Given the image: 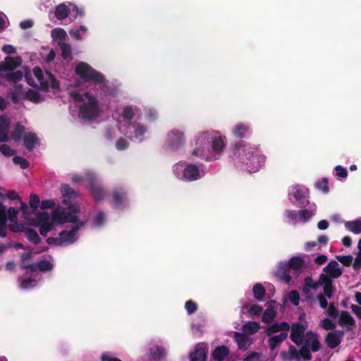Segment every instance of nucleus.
Masks as SVG:
<instances>
[{
    "mask_svg": "<svg viewBox=\"0 0 361 361\" xmlns=\"http://www.w3.org/2000/svg\"><path fill=\"white\" fill-rule=\"evenodd\" d=\"M230 154L250 171H257L264 164L266 160V157L261 154L258 147L245 143L242 140L233 146Z\"/></svg>",
    "mask_w": 361,
    "mask_h": 361,
    "instance_id": "f257e3e1",
    "label": "nucleus"
},
{
    "mask_svg": "<svg viewBox=\"0 0 361 361\" xmlns=\"http://www.w3.org/2000/svg\"><path fill=\"white\" fill-rule=\"evenodd\" d=\"M65 205L68 206V212L54 210L51 214V221L55 223L65 224L67 222L79 224L78 218L75 215L80 212V207L77 204H71L68 200L65 199L63 201Z\"/></svg>",
    "mask_w": 361,
    "mask_h": 361,
    "instance_id": "f03ea898",
    "label": "nucleus"
},
{
    "mask_svg": "<svg viewBox=\"0 0 361 361\" xmlns=\"http://www.w3.org/2000/svg\"><path fill=\"white\" fill-rule=\"evenodd\" d=\"M75 73L85 81H92L101 87L106 85L104 75L85 62H80L76 66Z\"/></svg>",
    "mask_w": 361,
    "mask_h": 361,
    "instance_id": "7ed1b4c3",
    "label": "nucleus"
},
{
    "mask_svg": "<svg viewBox=\"0 0 361 361\" xmlns=\"http://www.w3.org/2000/svg\"><path fill=\"white\" fill-rule=\"evenodd\" d=\"M87 102L80 106L79 116L86 121H90L97 118L99 114V102L97 99L88 92L85 94Z\"/></svg>",
    "mask_w": 361,
    "mask_h": 361,
    "instance_id": "20e7f679",
    "label": "nucleus"
},
{
    "mask_svg": "<svg viewBox=\"0 0 361 361\" xmlns=\"http://www.w3.org/2000/svg\"><path fill=\"white\" fill-rule=\"evenodd\" d=\"M87 188L90 192L97 202L102 201L106 195L102 181L94 173H90L87 176Z\"/></svg>",
    "mask_w": 361,
    "mask_h": 361,
    "instance_id": "39448f33",
    "label": "nucleus"
},
{
    "mask_svg": "<svg viewBox=\"0 0 361 361\" xmlns=\"http://www.w3.org/2000/svg\"><path fill=\"white\" fill-rule=\"evenodd\" d=\"M329 277L324 274H319V279L317 281H314L312 278L308 276L304 279L302 291L305 293H308L310 288L315 290L318 289L319 287L322 286L324 295L328 298H331V294L329 295V292L328 290V284L329 283Z\"/></svg>",
    "mask_w": 361,
    "mask_h": 361,
    "instance_id": "423d86ee",
    "label": "nucleus"
},
{
    "mask_svg": "<svg viewBox=\"0 0 361 361\" xmlns=\"http://www.w3.org/2000/svg\"><path fill=\"white\" fill-rule=\"evenodd\" d=\"M324 273L321 274H324L329 277L328 284L329 295H333V293L335 290V287L334 286V283L332 279H338L343 274V269L339 267V264L336 260H331L326 266L323 268Z\"/></svg>",
    "mask_w": 361,
    "mask_h": 361,
    "instance_id": "0eeeda50",
    "label": "nucleus"
},
{
    "mask_svg": "<svg viewBox=\"0 0 361 361\" xmlns=\"http://www.w3.org/2000/svg\"><path fill=\"white\" fill-rule=\"evenodd\" d=\"M110 204L116 209H123L128 204V191L125 187L116 186L113 188Z\"/></svg>",
    "mask_w": 361,
    "mask_h": 361,
    "instance_id": "6e6552de",
    "label": "nucleus"
},
{
    "mask_svg": "<svg viewBox=\"0 0 361 361\" xmlns=\"http://www.w3.org/2000/svg\"><path fill=\"white\" fill-rule=\"evenodd\" d=\"M184 133L178 129H173L168 133L166 143L169 148L177 150L185 145Z\"/></svg>",
    "mask_w": 361,
    "mask_h": 361,
    "instance_id": "1a4fd4ad",
    "label": "nucleus"
},
{
    "mask_svg": "<svg viewBox=\"0 0 361 361\" xmlns=\"http://www.w3.org/2000/svg\"><path fill=\"white\" fill-rule=\"evenodd\" d=\"M307 325L300 322L293 323L291 326V332L290 335V340L297 345H301L305 337V331Z\"/></svg>",
    "mask_w": 361,
    "mask_h": 361,
    "instance_id": "9d476101",
    "label": "nucleus"
},
{
    "mask_svg": "<svg viewBox=\"0 0 361 361\" xmlns=\"http://www.w3.org/2000/svg\"><path fill=\"white\" fill-rule=\"evenodd\" d=\"M20 267L22 269L31 271H39L41 272H47L53 269L54 264L49 260L42 259L37 263L23 264Z\"/></svg>",
    "mask_w": 361,
    "mask_h": 361,
    "instance_id": "9b49d317",
    "label": "nucleus"
},
{
    "mask_svg": "<svg viewBox=\"0 0 361 361\" xmlns=\"http://www.w3.org/2000/svg\"><path fill=\"white\" fill-rule=\"evenodd\" d=\"M84 226V222H80L78 224L74 225L70 231L63 230L61 231L59 235L62 240L63 245H71L74 243L77 238H75L76 233L78 230Z\"/></svg>",
    "mask_w": 361,
    "mask_h": 361,
    "instance_id": "f8f14e48",
    "label": "nucleus"
},
{
    "mask_svg": "<svg viewBox=\"0 0 361 361\" xmlns=\"http://www.w3.org/2000/svg\"><path fill=\"white\" fill-rule=\"evenodd\" d=\"M344 331L343 330H334L328 333L325 337V343L326 345L334 349L338 347L343 341Z\"/></svg>",
    "mask_w": 361,
    "mask_h": 361,
    "instance_id": "ddd939ff",
    "label": "nucleus"
},
{
    "mask_svg": "<svg viewBox=\"0 0 361 361\" xmlns=\"http://www.w3.org/2000/svg\"><path fill=\"white\" fill-rule=\"evenodd\" d=\"M304 341V345H307L308 348H310L311 350L314 353L319 351L321 348L318 335L312 331L306 332Z\"/></svg>",
    "mask_w": 361,
    "mask_h": 361,
    "instance_id": "4468645a",
    "label": "nucleus"
},
{
    "mask_svg": "<svg viewBox=\"0 0 361 361\" xmlns=\"http://www.w3.org/2000/svg\"><path fill=\"white\" fill-rule=\"evenodd\" d=\"M183 178L188 181H194L200 178V169L197 166L190 164L186 166L183 173Z\"/></svg>",
    "mask_w": 361,
    "mask_h": 361,
    "instance_id": "2eb2a0df",
    "label": "nucleus"
},
{
    "mask_svg": "<svg viewBox=\"0 0 361 361\" xmlns=\"http://www.w3.org/2000/svg\"><path fill=\"white\" fill-rule=\"evenodd\" d=\"M22 59L20 57L6 56L4 61L0 63V71H13L20 65Z\"/></svg>",
    "mask_w": 361,
    "mask_h": 361,
    "instance_id": "dca6fc26",
    "label": "nucleus"
},
{
    "mask_svg": "<svg viewBox=\"0 0 361 361\" xmlns=\"http://www.w3.org/2000/svg\"><path fill=\"white\" fill-rule=\"evenodd\" d=\"M233 338L239 350H246L250 345V338L245 333L234 332Z\"/></svg>",
    "mask_w": 361,
    "mask_h": 361,
    "instance_id": "f3484780",
    "label": "nucleus"
},
{
    "mask_svg": "<svg viewBox=\"0 0 361 361\" xmlns=\"http://www.w3.org/2000/svg\"><path fill=\"white\" fill-rule=\"evenodd\" d=\"M341 326H346V330L350 331L356 326L355 321L347 311H342L338 319Z\"/></svg>",
    "mask_w": 361,
    "mask_h": 361,
    "instance_id": "a211bd4d",
    "label": "nucleus"
},
{
    "mask_svg": "<svg viewBox=\"0 0 361 361\" xmlns=\"http://www.w3.org/2000/svg\"><path fill=\"white\" fill-rule=\"evenodd\" d=\"M290 329V325L286 322H282L280 323H274L269 326L265 330V333L267 336H271V334L278 333L279 331L286 332Z\"/></svg>",
    "mask_w": 361,
    "mask_h": 361,
    "instance_id": "6ab92c4d",
    "label": "nucleus"
},
{
    "mask_svg": "<svg viewBox=\"0 0 361 361\" xmlns=\"http://www.w3.org/2000/svg\"><path fill=\"white\" fill-rule=\"evenodd\" d=\"M207 355V351L206 348L197 345L195 350L190 354V361H206Z\"/></svg>",
    "mask_w": 361,
    "mask_h": 361,
    "instance_id": "aec40b11",
    "label": "nucleus"
},
{
    "mask_svg": "<svg viewBox=\"0 0 361 361\" xmlns=\"http://www.w3.org/2000/svg\"><path fill=\"white\" fill-rule=\"evenodd\" d=\"M23 139L25 147L29 151H32L35 145L39 143V139L36 134L31 132L25 133Z\"/></svg>",
    "mask_w": 361,
    "mask_h": 361,
    "instance_id": "412c9836",
    "label": "nucleus"
},
{
    "mask_svg": "<svg viewBox=\"0 0 361 361\" xmlns=\"http://www.w3.org/2000/svg\"><path fill=\"white\" fill-rule=\"evenodd\" d=\"M229 349L226 345L216 347L212 353V357L215 361H224L229 355Z\"/></svg>",
    "mask_w": 361,
    "mask_h": 361,
    "instance_id": "4be33fe9",
    "label": "nucleus"
},
{
    "mask_svg": "<svg viewBox=\"0 0 361 361\" xmlns=\"http://www.w3.org/2000/svg\"><path fill=\"white\" fill-rule=\"evenodd\" d=\"M33 74L38 80L41 89L43 91H49V82L46 80V75H44L41 68L37 66L33 68Z\"/></svg>",
    "mask_w": 361,
    "mask_h": 361,
    "instance_id": "5701e85b",
    "label": "nucleus"
},
{
    "mask_svg": "<svg viewBox=\"0 0 361 361\" xmlns=\"http://www.w3.org/2000/svg\"><path fill=\"white\" fill-rule=\"evenodd\" d=\"M288 337V333L281 332L279 334L273 336L268 339V345L271 350H275L280 343L283 342Z\"/></svg>",
    "mask_w": 361,
    "mask_h": 361,
    "instance_id": "b1692460",
    "label": "nucleus"
},
{
    "mask_svg": "<svg viewBox=\"0 0 361 361\" xmlns=\"http://www.w3.org/2000/svg\"><path fill=\"white\" fill-rule=\"evenodd\" d=\"M165 355V349L159 345H154L149 349V358L152 361H157L162 359Z\"/></svg>",
    "mask_w": 361,
    "mask_h": 361,
    "instance_id": "393cba45",
    "label": "nucleus"
},
{
    "mask_svg": "<svg viewBox=\"0 0 361 361\" xmlns=\"http://www.w3.org/2000/svg\"><path fill=\"white\" fill-rule=\"evenodd\" d=\"M55 17L60 20L66 19L71 13V10L65 4H59L55 9Z\"/></svg>",
    "mask_w": 361,
    "mask_h": 361,
    "instance_id": "a878e982",
    "label": "nucleus"
},
{
    "mask_svg": "<svg viewBox=\"0 0 361 361\" xmlns=\"http://www.w3.org/2000/svg\"><path fill=\"white\" fill-rule=\"evenodd\" d=\"M61 192L63 197L71 199H75L79 197V192L66 183L61 185Z\"/></svg>",
    "mask_w": 361,
    "mask_h": 361,
    "instance_id": "bb28decb",
    "label": "nucleus"
},
{
    "mask_svg": "<svg viewBox=\"0 0 361 361\" xmlns=\"http://www.w3.org/2000/svg\"><path fill=\"white\" fill-rule=\"evenodd\" d=\"M22 289L32 288L37 286V280L33 277L20 276L18 279Z\"/></svg>",
    "mask_w": 361,
    "mask_h": 361,
    "instance_id": "cd10ccee",
    "label": "nucleus"
},
{
    "mask_svg": "<svg viewBox=\"0 0 361 361\" xmlns=\"http://www.w3.org/2000/svg\"><path fill=\"white\" fill-rule=\"evenodd\" d=\"M255 299L257 301H263L266 294V289L262 283H256L252 288Z\"/></svg>",
    "mask_w": 361,
    "mask_h": 361,
    "instance_id": "c85d7f7f",
    "label": "nucleus"
},
{
    "mask_svg": "<svg viewBox=\"0 0 361 361\" xmlns=\"http://www.w3.org/2000/svg\"><path fill=\"white\" fill-rule=\"evenodd\" d=\"M225 147V142L221 136H214L212 138V148L216 153H221Z\"/></svg>",
    "mask_w": 361,
    "mask_h": 361,
    "instance_id": "c756f323",
    "label": "nucleus"
},
{
    "mask_svg": "<svg viewBox=\"0 0 361 361\" xmlns=\"http://www.w3.org/2000/svg\"><path fill=\"white\" fill-rule=\"evenodd\" d=\"M260 325L257 322H247L243 326V331L245 334L253 335L258 332Z\"/></svg>",
    "mask_w": 361,
    "mask_h": 361,
    "instance_id": "7c9ffc66",
    "label": "nucleus"
},
{
    "mask_svg": "<svg viewBox=\"0 0 361 361\" xmlns=\"http://www.w3.org/2000/svg\"><path fill=\"white\" fill-rule=\"evenodd\" d=\"M128 127L133 129L135 137L142 136L147 130L146 127L143 124L137 122L130 123Z\"/></svg>",
    "mask_w": 361,
    "mask_h": 361,
    "instance_id": "2f4dec72",
    "label": "nucleus"
},
{
    "mask_svg": "<svg viewBox=\"0 0 361 361\" xmlns=\"http://www.w3.org/2000/svg\"><path fill=\"white\" fill-rule=\"evenodd\" d=\"M276 316V312L273 307H269L265 310L262 317V322L268 324L272 322Z\"/></svg>",
    "mask_w": 361,
    "mask_h": 361,
    "instance_id": "473e14b6",
    "label": "nucleus"
},
{
    "mask_svg": "<svg viewBox=\"0 0 361 361\" xmlns=\"http://www.w3.org/2000/svg\"><path fill=\"white\" fill-rule=\"evenodd\" d=\"M345 227L353 233L359 234L361 233V220L347 221L345 224Z\"/></svg>",
    "mask_w": 361,
    "mask_h": 361,
    "instance_id": "72a5a7b5",
    "label": "nucleus"
},
{
    "mask_svg": "<svg viewBox=\"0 0 361 361\" xmlns=\"http://www.w3.org/2000/svg\"><path fill=\"white\" fill-rule=\"evenodd\" d=\"M25 233L27 239L35 245H37L41 242V238L37 232L33 228H27L25 231Z\"/></svg>",
    "mask_w": 361,
    "mask_h": 361,
    "instance_id": "f704fd0d",
    "label": "nucleus"
},
{
    "mask_svg": "<svg viewBox=\"0 0 361 361\" xmlns=\"http://www.w3.org/2000/svg\"><path fill=\"white\" fill-rule=\"evenodd\" d=\"M305 261L300 257H293L288 262L289 268L294 270L300 269L304 265Z\"/></svg>",
    "mask_w": 361,
    "mask_h": 361,
    "instance_id": "c9c22d12",
    "label": "nucleus"
},
{
    "mask_svg": "<svg viewBox=\"0 0 361 361\" xmlns=\"http://www.w3.org/2000/svg\"><path fill=\"white\" fill-rule=\"evenodd\" d=\"M24 131H25V127L20 123H18L16 125L13 133H11L12 139L15 142L19 141L22 138Z\"/></svg>",
    "mask_w": 361,
    "mask_h": 361,
    "instance_id": "e433bc0d",
    "label": "nucleus"
},
{
    "mask_svg": "<svg viewBox=\"0 0 361 361\" xmlns=\"http://www.w3.org/2000/svg\"><path fill=\"white\" fill-rule=\"evenodd\" d=\"M61 51V56L63 59L67 60L71 56V45L66 42H59L58 44Z\"/></svg>",
    "mask_w": 361,
    "mask_h": 361,
    "instance_id": "4c0bfd02",
    "label": "nucleus"
},
{
    "mask_svg": "<svg viewBox=\"0 0 361 361\" xmlns=\"http://www.w3.org/2000/svg\"><path fill=\"white\" fill-rule=\"evenodd\" d=\"M25 99L35 103H38L41 101L42 97L38 91L29 89L25 93Z\"/></svg>",
    "mask_w": 361,
    "mask_h": 361,
    "instance_id": "58836bf2",
    "label": "nucleus"
},
{
    "mask_svg": "<svg viewBox=\"0 0 361 361\" xmlns=\"http://www.w3.org/2000/svg\"><path fill=\"white\" fill-rule=\"evenodd\" d=\"M23 77V73L20 71H16L11 73H8L6 75V79L8 82H13L17 83L22 80Z\"/></svg>",
    "mask_w": 361,
    "mask_h": 361,
    "instance_id": "ea45409f",
    "label": "nucleus"
},
{
    "mask_svg": "<svg viewBox=\"0 0 361 361\" xmlns=\"http://www.w3.org/2000/svg\"><path fill=\"white\" fill-rule=\"evenodd\" d=\"M46 80L49 82V87H51L53 90L59 89V82L50 71H46Z\"/></svg>",
    "mask_w": 361,
    "mask_h": 361,
    "instance_id": "a19ab883",
    "label": "nucleus"
},
{
    "mask_svg": "<svg viewBox=\"0 0 361 361\" xmlns=\"http://www.w3.org/2000/svg\"><path fill=\"white\" fill-rule=\"evenodd\" d=\"M248 130V126L240 123L235 126L233 133L237 137L243 138Z\"/></svg>",
    "mask_w": 361,
    "mask_h": 361,
    "instance_id": "79ce46f5",
    "label": "nucleus"
},
{
    "mask_svg": "<svg viewBox=\"0 0 361 361\" xmlns=\"http://www.w3.org/2000/svg\"><path fill=\"white\" fill-rule=\"evenodd\" d=\"M315 187L321 190L324 193L327 194L329 192V180L327 178H323L322 180L315 183Z\"/></svg>",
    "mask_w": 361,
    "mask_h": 361,
    "instance_id": "37998d69",
    "label": "nucleus"
},
{
    "mask_svg": "<svg viewBox=\"0 0 361 361\" xmlns=\"http://www.w3.org/2000/svg\"><path fill=\"white\" fill-rule=\"evenodd\" d=\"M135 116V112L131 106H126L123 109L122 116L125 121H130Z\"/></svg>",
    "mask_w": 361,
    "mask_h": 361,
    "instance_id": "c03bdc74",
    "label": "nucleus"
},
{
    "mask_svg": "<svg viewBox=\"0 0 361 361\" xmlns=\"http://www.w3.org/2000/svg\"><path fill=\"white\" fill-rule=\"evenodd\" d=\"M67 35L62 28H56L51 31V37L54 39L65 40Z\"/></svg>",
    "mask_w": 361,
    "mask_h": 361,
    "instance_id": "a18cd8bd",
    "label": "nucleus"
},
{
    "mask_svg": "<svg viewBox=\"0 0 361 361\" xmlns=\"http://www.w3.org/2000/svg\"><path fill=\"white\" fill-rule=\"evenodd\" d=\"M263 312V307L259 305H252L249 310L248 314L250 317L259 316Z\"/></svg>",
    "mask_w": 361,
    "mask_h": 361,
    "instance_id": "49530a36",
    "label": "nucleus"
},
{
    "mask_svg": "<svg viewBox=\"0 0 361 361\" xmlns=\"http://www.w3.org/2000/svg\"><path fill=\"white\" fill-rule=\"evenodd\" d=\"M13 161L15 164H19L22 169H27L30 166L29 161L20 156H15L13 158Z\"/></svg>",
    "mask_w": 361,
    "mask_h": 361,
    "instance_id": "de8ad7c7",
    "label": "nucleus"
},
{
    "mask_svg": "<svg viewBox=\"0 0 361 361\" xmlns=\"http://www.w3.org/2000/svg\"><path fill=\"white\" fill-rule=\"evenodd\" d=\"M336 259L345 267L353 265V257L351 255H336Z\"/></svg>",
    "mask_w": 361,
    "mask_h": 361,
    "instance_id": "09e8293b",
    "label": "nucleus"
},
{
    "mask_svg": "<svg viewBox=\"0 0 361 361\" xmlns=\"http://www.w3.org/2000/svg\"><path fill=\"white\" fill-rule=\"evenodd\" d=\"M54 228L53 221L51 222H45V224H42L39 226V233L45 236L47 233L51 231Z\"/></svg>",
    "mask_w": 361,
    "mask_h": 361,
    "instance_id": "8fccbe9b",
    "label": "nucleus"
},
{
    "mask_svg": "<svg viewBox=\"0 0 361 361\" xmlns=\"http://www.w3.org/2000/svg\"><path fill=\"white\" fill-rule=\"evenodd\" d=\"M299 353L300 358L302 357L305 360H310L312 359V355L307 345H302L301 349L299 350Z\"/></svg>",
    "mask_w": 361,
    "mask_h": 361,
    "instance_id": "3c124183",
    "label": "nucleus"
},
{
    "mask_svg": "<svg viewBox=\"0 0 361 361\" xmlns=\"http://www.w3.org/2000/svg\"><path fill=\"white\" fill-rule=\"evenodd\" d=\"M319 326L326 331L333 330L336 326V324L329 318L324 319Z\"/></svg>",
    "mask_w": 361,
    "mask_h": 361,
    "instance_id": "603ef678",
    "label": "nucleus"
},
{
    "mask_svg": "<svg viewBox=\"0 0 361 361\" xmlns=\"http://www.w3.org/2000/svg\"><path fill=\"white\" fill-rule=\"evenodd\" d=\"M185 308L188 314H192L197 310V305L194 301L190 300L185 302Z\"/></svg>",
    "mask_w": 361,
    "mask_h": 361,
    "instance_id": "864d4df0",
    "label": "nucleus"
},
{
    "mask_svg": "<svg viewBox=\"0 0 361 361\" xmlns=\"http://www.w3.org/2000/svg\"><path fill=\"white\" fill-rule=\"evenodd\" d=\"M36 219L39 224L49 221V214L47 212H39L36 214Z\"/></svg>",
    "mask_w": 361,
    "mask_h": 361,
    "instance_id": "5fc2aeb1",
    "label": "nucleus"
},
{
    "mask_svg": "<svg viewBox=\"0 0 361 361\" xmlns=\"http://www.w3.org/2000/svg\"><path fill=\"white\" fill-rule=\"evenodd\" d=\"M288 354V357L287 358L288 360L300 359V353L293 345L289 347Z\"/></svg>",
    "mask_w": 361,
    "mask_h": 361,
    "instance_id": "6e6d98bb",
    "label": "nucleus"
},
{
    "mask_svg": "<svg viewBox=\"0 0 361 361\" xmlns=\"http://www.w3.org/2000/svg\"><path fill=\"white\" fill-rule=\"evenodd\" d=\"M18 211L14 207H9L6 212L7 219L11 222H13L17 219Z\"/></svg>",
    "mask_w": 361,
    "mask_h": 361,
    "instance_id": "4d7b16f0",
    "label": "nucleus"
},
{
    "mask_svg": "<svg viewBox=\"0 0 361 361\" xmlns=\"http://www.w3.org/2000/svg\"><path fill=\"white\" fill-rule=\"evenodd\" d=\"M298 215L300 220L307 221L313 215L312 212L307 209H301L298 211Z\"/></svg>",
    "mask_w": 361,
    "mask_h": 361,
    "instance_id": "13d9d810",
    "label": "nucleus"
},
{
    "mask_svg": "<svg viewBox=\"0 0 361 361\" xmlns=\"http://www.w3.org/2000/svg\"><path fill=\"white\" fill-rule=\"evenodd\" d=\"M0 152L5 157H11L15 154V151L11 149L8 145L3 144L0 145Z\"/></svg>",
    "mask_w": 361,
    "mask_h": 361,
    "instance_id": "bf43d9fd",
    "label": "nucleus"
},
{
    "mask_svg": "<svg viewBox=\"0 0 361 361\" xmlns=\"http://www.w3.org/2000/svg\"><path fill=\"white\" fill-rule=\"evenodd\" d=\"M40 200L39 197L35 194H32L30 197L29 204L31 208L36 209L39 207Z\"/></svg>",
    "mask_w": 361,
    "mask_h": 361,
    "instance_id": "052dcab7",
    "label": "nucleus"
},
{
    "mask_svg": "<svg viewBox=\"0 0 361 361\" xmlns=\"http://www.w3.org/2000/svg\"><path fill=\"white\" fill-rule=\"evenodd\" d=\"M289 299L293 305H295V306L298 305L299 302H300L299 293L297 290H292L290 293Z\"/></svg>",
    "mask_w": 361,
    "mask_h": 361,
    "instance_id": "680f3d73",
    "label": "nucleus"
},
{
    "mask_svg": "<svg viewBox=\"0 0 361 361\" xmlns=\"http://www.w3.org/2000/svg\"><path fill=\"white\" fill-rule=\"evenodd\" d=\"M105 221V214L99 212L94 219V224L96 226H101Z\"/></svg>",
    "mask_w": 361,
    "mask_h": 361,
    "instance_id": "e2e57ef3",
    "label": "nucleus"
},
{
    "mask_svg": "<svg viewBox=\"0 0 361 361\" xmlns=\"http://www.w3.org/2000/svg\"><path fill=\"white\" fill-rule=\"evenodd\" d=\"M7 221L6 208L0 202V224H6Z\"/></svg>",
    "mask_w": 361,
    "mask_h": 361,
    "instance_id": "0e129e2a",
    "label": "nucleus"
},
{
    "mask_svg": "<svg viewBox=\"0 0 361 361\" xmlns=\"http://www.w3.org/2000/svg\"><path fill=\"white\" fill-rule=\"evenodd\" d=\"M327 314L329 317L336 318L338 316V309L334 303L331 302L328 306Z\"/></svg>",
    "mask_w": 361,
    "mask_h": 361,
    "instance_id": "69168bd1",
    "label": "nucleus"
},
{
    "mask_svg": "<svg viewBox=\"0 0 361 361\" xmlns=\"http://www.w3.org/2000/svg\"><path fill=\"white\" fill-rule=\"evenodd\" d=\"M335 171L336 173V176L338 178H346L348 176V171L346 169L340 165L336 166Z\"/></svg>",
    "mask_w": 361,
    "mask_h": 361,
    "instance_id": "338daca9",
    "label": "nucleus"
},
{
    "mask_svg": "<svg viewBox=\"0 0 361 361\" xmlns=\"http://www.w3.org/2000/svg\"><path fill=\"white\" fill-rule=\"evenodd\" d=\"M128 147V144L127 141L123 137H120L119 139H118V140L116 142V147L118 150H124L127 149Z\"/></svg>",
    "mask_w": 361,
    "mask_h": 361,
    "instance_id": "774afa93",
    "label": "nucleus"
}]
</instances>
